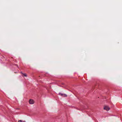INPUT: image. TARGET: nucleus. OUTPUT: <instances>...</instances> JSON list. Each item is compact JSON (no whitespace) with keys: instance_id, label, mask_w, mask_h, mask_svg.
<instances>
[{"instance_id":"nucleus-1","label":"nucleus","mask_w":122,"mask_h":122,"mask_svg":"<svg viewBox=\"0 0 122 122\" xmlns=\"http://www.w3.org/2000/svg\"><path fill=\"white\" fill-rule=\"evenodd\" d=\"M110 109V108L108 106H104V109L107 111H109Z\"/></svg>"},{"instance_id":"nucleus-2","label":"nucleus","mask_w":122,"mask_h":122,"mask_svg":"<svg viewBox=\"0 0 122 122\" xmlns=\"http://www.w3.org/2000/svg\"><path fill=\"white\" fill-rule=\"evenodd\" d=\"M29 102L30 104H33L34 103V101L33 99H30L29 100Z\"/></svg>"},{"instance_id":"nucleus-3","label":"nucleus","mask_w":122,"mask_h":122,"mask_svg":"<svg viewBox=\"0 0 122 122\" xmlns=\"http://www.w3.org/2000/svg\"><path fill=\"white\" fill-rule=\"evenodd\" d=\"M59 94L62 96H63L64 97H67V95L65 94H61V93H59Z\"/></svg>"},{"instance_id":"nucleus-4","label":"nucleus","mask_w":122,"mask_h":122,"mask_svg":"<svg viewBox=\"0 0 122 122\" xmlns=\"http://www.w3.org/2000/svg\"><path fill=\"white\" fill-rule=\"evenodd\" d=\"M22 73L23 74V75H22V76H27V75H26V74L25 73H24L23 74V73Z\"/></svg>"},{"instance_id":"nucleus-5","label":"nucleus","mask_w":122,"mask_h":122,"mask_svg":"<svg viewBox=\"0 0 122 122\" xmlns=\"http://www.w3.org/2000/svg\"><path fill=\"white\" fill-rule=\"evenodd\" d=\"M18 122H25V121H22L21 120H19L18 121Z\"/></svg>"}]
</instances>
